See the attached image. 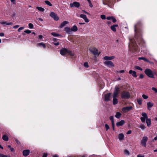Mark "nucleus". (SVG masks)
<instances>
[{
    "label": "nucleus",
    "mask_w": 157,
    "mask_h": 157,
    "mask_svg": "<svg viewBox=\"0 0 157 157\" xmlns=\"http://www.w3.org/2000/svg\"><path fill=\"white\" fill-rule=\"evenodd\" d=\"M119 93L120 90L119 88L118 87H116L113 95V105H116L118 103V100L117 98L118 97Z\"/></svg>",
    "instance_id": "nucleus-1"
},
{
    "label": "nucleus",
    "mask_w": 157,
    "mask_h": 157,
    "mask_svg": "<svg viewBox=\"0 0 157 157\" xmlns=\"http://www.w3.org/2000/svg\"><path fill=\"white\" fill-rule=\"evenodd\" d=\"M142 25L141 22L140 21H138L136 24L135 25L134 30L135 32V37L136 39H138L137 37L138 36L140 35V33L139 30V28Z\"/></svg>",
    "instance_id": "nucleus-2"
},
{
    "label": "nucleus",
    "mask_w": 157,
    "mask_h": 157,
    "mask_svg": "<svg viewBox=\"0 0 157 157\" xmlns=\"http://www.w3.org/2000/svg\"><path fill=\"white\" fill-rule=\"evenodd\" d=\"M132 40H130V44L129 45L128 47L129 48H130L132 50L135 51H138V48L136 46L135 43L133 42Z\"/></svg>",
    "instance_id": "nucleus-3"
},
{
    "label": "nucleus",
    "mask_w": 157,
    "mask_h": 157,
    "mask_svg": "<svg viewBox=\"0 0 157 157\" xmlns=\"http://www.w3.org/2000/svg\"><path fill=\"white\" fill-rule=\"evenodd\" d=\"M60 53L62 56H64L67 54L72 56H73V54L71 51L66 48H64L61 50Z\"/></svg>",
    "instance_id": "nucleus-4"
},
{
    "label": "nucleus",
    "mask_w": 157,
    "mask_h": 157,
    "mask_svg": "<svg viewBox=\"0 0 157 157\" xmlns=\"http://www.w3.org/2000/svg\"><path fill=\"white\" fill-rule=\"evenodd\" d=\"M121 96L122 99H128L130 97L129 93L125 91H123L121 93Z\"/></svg>",
    "instance_id": "nucleus-5"
},
{
    "label": "nucleus",
    "mask_w": 157,
    "mask_h": 157,
    "mask_svg": "<svg viewBox=\"0 0 157 157\" xmlns=\"http://www.w3.org/2000/svg\"><path fill=\"white\" fill-rule=\"evenodd\" d=\"M144 73L148 77L154 78V75L150 69H146L144 71Z\"/></svg>",
    "instance_id": "nucleus-6"
},
{
    "label": "nucleus",
    "mask_w": 157,
    "mask_h": 157,
    "mask_svg": "<svg viewBox=\"0 0 157 157\" xmlns=\"http://www.w3.org/2000/svg\"><path fill=\"white\" fill-rule=\"evenodd\" d=\"M148 140V138L147 136H144L141 141V145L144 147L146 146V142Z\"/></svg>",
    "instance_id": "nucleus-7"
},
{
    "label": "nucleus",
    "mask_w": 157,
    "mask_h": 157,
    "mask_svg": "<svg viewBox=\"0 0 157 157\" xmlns=\"http://www.w3.org/2000/svg\"><path fill=\"white\" fill-rule=\"evenodd\" d=\"M143 117H140V120L142 122H144L145 120L148 117L147 114L145 113H142L141 114Z\"/></svg>",
    "instance_id": "nucleus-8"
},
{
    "label": "nucleus",
    "mask_w": 157,
    "mask_h": 157,
    "mask_svg": "<svg viewBox=\"0 0 157 157\" xmlns=\"http://www.w3.org/2000/svg\"><path fill=\"white\" fill-rule=\"evenodd\" d=\"M50 16L55 21H58L59 19L57 14L54 12H51L50 14Z\"/></svg>",
    "instance_id": "nucleus-9"
},
{
    "label": "nucleus",
    "mask_w": 157,
    "mask_h": 157,
    "mask_svg": "<svg viewBox=\"0 0 157 157\" xmlns=\"http://www.w3.org/2000/svg\"><path fill=\"white\" fill-rule=\"evenodd\" d=\"M80 4L79 2H75L72 3H71L70 4V6L71 7H75L77 8H78L80 6Z\"/></svg>",
    "instance_id": "nucleus-10"
},
{
    "label": "nucleus",
    "mask_w": 157,
    "mask_h": 157,
    "mask_svg": "<svg viewBox=\"0 0 157 157\" xmlns=\"http://www.w3.org/2000/svg\"><path fill=\"white\" fill-rule=\"evenodd\" d=\"M90 51L94 55H98V51L96 48H93L89 49Z\"/></svg>",
    "instance_id": "nucleus-11"
},
{
    "label": "nucleus",
    "mask_w": 157,
    "mask_h": 157,
    "mask_svg": "<svg viewBox=\"0 0 157 157\" xmlns=\"http://www.w3.org/2000/svg\"><path fill=\"white\" fill-rule=\"evenodd\" d=\"M104 64L109 67H113L114 65L113 63L111 61H106L104 62Z\"/></svg>",
    "instance_id": "nucleus-12"
},
{
    "label": "nucleus",
    "mask_w": 157,
    "mask_h": 157,
    "mask_svg": "<svg viewBox=\"0 0 157 157\" xmlns=\"http://www.w3.org/2000/svg\"><path fill=\"white\" fill-rule=\"evenodd\" d=\"M132 109V106H128L124 107L122 108V110L124 113L127 112Z\"/></svg>",
    "instance_id": "nucleus-13"
},
{
    "label": "nucleus",
    "mask_w": 157,
    "mask_h": 157,
    "mask_svg": "<svg viewBox=\"0 0 157 157\" xmlns=\"http://www.w3.org/2000/svg\"><path fill=\"white\" fill-rule=\"evenodd\" d=\"M111 94V93H109L105 95V101H107L110 100Z\"/></svg>",
    "instance_id": "nucleus-14"
},
{
    "label": "nucleus",
    "mask_w": 157,
    "mask_h": 157,
    "mask_svg": "<svg viewBox=\"0 0 157 157\" xmlns=\"http://www.w3.org/2000/svg\"><path fill=\"white\" fill-rule=\"evenodd\" d=\"M0 24L2 25H3L4 26H5V25H13V23L12 22H8L7 21H0Z\"/></svg>",
    "instance_id": "nucleus-15"
},
{
    "label": "nucleus",
    "mask_w": 157,
    "mask_h": 157,
    "mask_svg": "<svg viewBox=\"0 0 157 157\" xmlns=\"http://www.w3.org/2000/svg\"><path fill=\"white\" fill-rule=\"evenodd\" d=\"M80 17L83 19L85 20V21L86 22H88L89 21V20L87 18L86 16V15L83 14H81L80 15Z\"/></svg>",
    "instance_id": "nucleus-16"
},
{
    "label": "nucleus",
    "mask_w": 157,
    "mask_h": 157,
    "mask_svg": "<svg viewBox=\"0 0 157 157\" xmlns=\"http://www.w3.org/2000/svg\"><path fill=\"white\" fill-rule=\"evenodd\" d=\"M147 105L148 109L150 110L151 107L153 106L154 104L151 102H149L147 103Z\"/></svg>",
    "instance_id": "nucleus-17"
},
{
    "label": "nucleus",
    "mask_w": 157,
    "mask_h": 157,
    "mask_svg": "<svg viewBox=\"0 0 157 157\" xmlns=\"http://www.w3.org/2000/svg\"><path fill=\"white\" fill-rule=\"evenodd\" d=\"M129 73L130 74H131L133 77L135 78H136L137 77L136 75V72L135 71L130 70L129 71Z\"/></svg>",
    "instance_id": "nucleus-18"
},
{
    "label": "nucleus",
    "mask_w": 157,
    "mask_h": 157,
    "mask_svg": "<svg viewBox=\"0 0 157 157\" xmlns=\"http://www.w3.org/2000/svg\"><path fill=\"white\" fill-rule=\"evenodd\" d=\"M115 58V56H105L104 57L103 59L105 60H111Z\"/></svg>",
    "instance_id": "nucleus-19"
},
{
    "label": "nucleus",
    "mask_w": 157,
    "mask_h": 157,
    "mask_svg": "<svg viewBox=\"0 0 157 157\" xmlns=\"http://www.w3.org/2000/svg\"><path fill=\"white\" fill-rule=\"evenodd\" d=\"M30 151L29 150H25L23 151V154L24 156H26L29 154Z\"/></svg>",
    "instance_id": "nucleus-20"
},
{
    "label": "nucleus",
    "mask_w": 157,
    "mask_h": 157,
    "mask_svg": "<svg viewBox=\"0 0 157 157\" xmlns=\"http://www.w3.org/2000/svg\"><path fill=\"white\" fill-rule=\"evenodd\" d=\"M64 30L67 33L71 34V29L68 27H66L64 28Z\"/></svg>",
    "instance_id": "nucleus-21"
},
{
    "label": "nucleus",
    "mask_w": 157,
    "mask_h": 157,
    "mask_svg": "<svg viewBox=\"0 0 157 157\" xmlns=\"http://www.w3.org/2000/svg\"><path fill=\"white\" fill-rule=\"evenodd\" d=\"M125 123V121L123 120H122L120 121V122H118L117 123L116 125L117 126H121L124 124Z\"/></svg>",
    "instance_id": "nucleus-22"
},
{
    "label": "nucleus",
    "mask_w": 157,
    "mask_h": 157,
    "mask_svg": "<svg viewBox=\"0 0 157 157\" xmlns=\"http://www.w3.org/2000/svg\"><path fill=\"white\" fill-rule=\"evenodd\" d=\"M68 23V22L67 21H64L63 22H62L61 25L59 26V27L61 28L63 27L66 24H67Z\"/></svg>",
    "instance_id": "nucleus-23"
},
{
    "label": "nucleus",
    "mask_w": 157,
    "mask_h": 157,
    "mask_svg": "<svg viewBox=\"0 0 157 157\" xmlns=\"http://www.w3.org/2000/svg\"><path fill=\"white\" fill-rule=\"evenodd\" d=\"M118 25H114L111 26L110 28L111 29L113 32H116V27H118Z\"/></svg>",
    "instance_id": "nucleus-24"
},
{
    "label": "nucleus",
    "mask_w": 157,
    "mask_h": 157,
    "mask_svg": "<svg viewBox=\"0 0 157 157\" xmlns=\"http://www.w3.org/2000/svg\"><path fill=\"white\" fill-rule=\"evenodd\" d=\"M151 120L150 118H147L146 120V123L147 124V125L149 127L151 125Z\"/></svg>",
    "instance_id": "nucleus-25"
},
{
    "label": "nucleus",
    "mask_w": 157,
    "mask_h": 157,
    "mask_svg": "<svg viewBox=\"0 0 157 157\" xmlns=\"http://www.w3.org/2000/svg\"><path fill=\"white\" fill-rule=\"evenodd\" d=\"M71 31L76 32L78 30L77 27L75 25H74L71 29Z\"/></svg>",
    "instance_id": "nucleus-26"
},
{
    "label": "nucleus",
    "mask_w": 157,
    "mask_h": 157,
    "mask_svg": "<svg viewBox=\"0 0 157 157\" xmlns=\"http://www.w3.org/2000/svg\"><path fill=\"white\" fill-rule=\"evenodd\" d=\"M2 138L4 140L7 141L9 140L8 137L6 135H4L3 136Z\"/></svg>",
    "instance_id": "nucleus-27"
},
{
    "label": "nucleus",
    "mask_w": 157,
    "mask_h": 157,
    "mask_svg": "<svg viewBox=\"0 0 157 157\" xmlns=\"http://www.w3.org/2000/svg\"><path fill=\"white\" fill-rule=\"evenodd\" d=\"M124 135L122 133L120 134L119 135V139L120 140H122L124 138Z\"/></svg>",
    "instance_id": "nucleus-28"
},
{
    "label": "nucleus",
    "mask_w": 157,
    "mask_h": 157,
    "mask_svg": "<svg viewBox=\"0 0 157 157\" xmlns=\"http://www.w3.org/2000/svg\"><path fill=\"white\" fill-rule=\"evenodd\" d=\"M121 115V114L120 112H117L116 113L115 117L117 118H119L120 117Z\"/></svg>",
    "instance_id": "nucleus-29"
},
{
    "label": "nucleus",
    "mask_w": 157,
    "mask_h": 157,
    "mask_svg": "<svg viewBox=\"0 0 157 157\" xmlns=\"http://www.w3.org/2000/svg\"><path fill=\"white\" fill-rule=\"evenodd\" d=\"M38 45L39 46H41L44 48H46V45L43 42L39 43L38 44Z\"/></svg>",
    "instance_id": "nucleus-30"
},
{
    "label": "nucleus",
    "mask_w": 157,
    "mask_h": 157,
    "mask_svg": "<svg viewBox=\"0 0 157 157\" xmlns=\"http://www.w3.org/2000/svg\"><path fill=\"white\" fill-rule=\"evenodd\" d=\"M138 59L139 60H144L145 61H146L147 62H149V61L146 58L143 57H139L138 58Z\"/></svg>",
    "instance_id": "nucleus-31"
},
{
    "label": "nucleus",
    "mask_w": 157,
    "mask_h": 157,
    "mask_svg": "<svg viewBox=\"0 0 157 157\" xmlns=\"http://www.w3.org/2000/svg\"><path fill=\"white\" fill-rule=\"evenodd\" d=\"M36 9L39 11L40 12H42L44 11V8H42V7H36Z\"/></svg>",
    "instance_id": "nucleus-32"
},
{
    "label": "nucleus",
    "mask_w": 157,
    "mask_h": 157,
    "mask_svg": "<svg viewBox=\"0 0 157 157\" xmlns=\"http://www.w3.org/2000/svg\"><path fill=\"white\" fill-rule=\"evenodd\" d=\"M44 2L47 5L50 6H52V4L50 3V2L47 0L45 1Z\"/></svg>",
    "instance_id": "nucleus-33"
},
{
    "label": "nucleus",
    "mask_w": 157,
    "mask_h": 157,
    "mask_svg": "<svg viewBox=\"0 0 157 157\" xmlns=\"http://www.w3.org/2000/svg\"><path fill=\"white\" fill-rule=\"evenodd\" d=\"M52 35L55 36H58L60 35L56 33L53 32L51 33Z\"/></svg>",
    "instance_id": "nucleus-34"
},
{
    "label": "nucleus",
    "mask_w": 157,
    "mask_h": 157,
    "mask_svg": "<svg viewBox=\"0 0 157 157\" xmlns=\"http://www.w3.org/2000/svg\"><path fill=\"white\" fill-rule=\"evenodd\" d=\"M29 27L31 29H33V28L34 26L32 23H29L28 25Z\"/></svg>",
    "instance_id": "nucleus-35"
},
{
    "label": "nucleus",
    "mask_w": 157,
    "mask_h": 157,
    "mask_svg": "<svg viewBox=\"0 0 157 157\" xmlns=\"http://www.w3.org/2000/svg\"><path fill=\"white\" fill-rule=\"evenodd\" d=\"M135 69L138 70L140 71H142V69L140 67L138 66H135Z\"/></svg>",
    "instance_id": "nucleus-36"
},
{
    "label": "nucleus",
    "mask_w": 157,
    "mask_h": 157,
    "mask_svg": "<svg viewBox=\"0 0 157 157\" xmlns=\"http://www.w3.org/2000/svg\"><path fill=\"white\" fill-rule=\"evenodd\" d=\"M137 102L140 105H141L142 103V100L141 99H138L137 100Z\"/></svg>",
    "instance_id": "nucleus-37"
},
{
    "label": "nucleus",
    "mask_w": 157,
    "mask_h": 157,
    "mask_svg": "<svg viewBox=\"0 0 157 157\" xmlns=\"http://www.w3.org/2000/svg\"><path fill=\"white\" fill-rule=\"evenodd\" d=\"M101 18L103 20H105L106 18L105 15L102 14L101 15Z\"/></svg>",
    "instance_id": "nucleus-38"
},
{
    "label": "nucleus",
    "mask_w": 157,
    "mask_h": 157,
    "mask_svg": "<svg viewBox=\"0 0 157 157\" xmlns=\"http://www.w3.org/2000/svg\"><path fill=\"white\" fill-rule=\"evenodd\" d=\"M109 119L111 121L112 123L114 122L113 116H111L109 117Z\"/></svg>",
    "instance_id": "nucleus-39"
},
{
    "label": "nucleus",
    "mask_w": 157,
    "mask_h": 157,
    "mask_svg": "<svg viewBox=\"0 0 157 157\" xmlns=\"http://www.w3.org/2000/svg\"><path fill=\"white\" fill-rule=\"evenodd\" d=\"M111 20H112V22L114 23H115L117 21L116 19L113 17Z\"/></svg>",
    "instance_id": "nucleus-40"
},
{
    "label": "nucleus",
    "mask_w": 157,
    "mask_h": 157,
    "mask_svg": "<svg viewBox=\"0 0 157 157\" xmlns=\"http://www.w3.org/2000/svg\"><path fill=\"white\" fill-rule=\"evenodd\" d=\"M143 98L144 99H147L148 98V96L145 94H143L142 95Z\"/></svg>",
    "instance_id": "nucleus-41"
},
{
    "label": "nucleus",
    "mask_w": 157,
    "mask_h": 157,
    "mask_svg": "<svg viewBox=\"0 0 157 157\" xmlns=\"http://www.w3.org/2000/svg\"><path fill=\"white\" fill-rule=\"evenodd\" d=\"M84 66L86 68H88L89 67V65H88V63L87 62H85L84 64Z\"/></svg>",
    "instance_id": "nucleus-42"
},
{
    "label": "nucleus",
    "mask_w": 157,
    "mask_h": 157,
    "mask_svg": "<svg viewBox=\"0 0 157 157\" xmlns=\"http://www.w3.org/2000/svg\"><path fill=\"white\" fill-rule=\"evenodd\" d=\"M125 71L124 70H122L119 71H117L116 73H124V72Z\"/></svg>",
    "instance_id": "nucleus-43"
},
{
    "label": "nucleus",
    "mask_w": 157,
    "mask_h": 157,
    "mask_svg": "<svg viewBox=\"0 0 157 157\" xmlns=\"http://www.w3.org/2000/svg\"><path fill=\"white\" fill-rule=\"evenodd\" d=\"M24 32L27 34H29L31 33V31L29 30H27L24 31Z\"/></svg>",
    "instance_id": "nucleus-44"
},
{
    "label": "nucleus",
    "mask_w": 157,
    "mask_h": 157,
    "mask_svg": "<svg viewBox=\"0 0 157 157\" xmlns=\"http://www.w3.org/2000/svg\"><path fill=\"white\" fill-rule=\"evenodd\" d=\"M140 127L142 129H144L145 128V126L144 124H141Z\"/></svg>",
    "instance_id": "nucleus-45"
},
{
    "label": "nucleus",
    "mask_w": 157,
    "mask_h": 157,
    "mask_svg": "<svg viewBox=\"0 0 157 157\" xmlns=\"http://www.w3.org/2000/svg\"><path fill=\"white\" fill-rule=\"evenodd\" d=\"M105 127L106 131H107L109 128V126L107 124H106L105 125Z\"/></svg>",
    "instance_id": "nucleus-46"
},
{
    "label": "nucleus",
    "mask_w": 157,
    "mask_h": 157,
    "mask_svg": "<svg viewBox=\"0 0 157 157\" xmlns=\"http://www.w3.org/2000/svg\"><path fill=\"white\" fill-rule=\"evenodd\" d=\"M124 153L127 155H128L129 154V152L127 150H124Z\"/></svg>",
    "instance_id": "nucleus-47"
},
{
    "label": "nucleus",
    "mask_w": 157,
    "mask_h": 157,
    "mask_svg": "<svg viewBox=\"0 0 157 157\" xmlns=\"http://www.w3.org/2000/svg\"><path fill=\"white\" fill-rule=\"evenodd\" d=\"M152 90L154 91L155 93H157V89L155 87H152Z\"/></svg>",
    "instance_id": "nucleus-48"
},
{
    "label": "nucleus",
    "mask_w": 157,
    "mask_h": 157,
    "mask_svg": "<svg viewBox=\"0 0 157 157\" xmlns=\"http://www.w3.org/2000/svg\"><path fill=\"white\" fill-rule=\"evenodd\" d=\"M24 29V27H20L18 29V32H20L21 30H22L23 29Z\"/></svg>",
    "instance_id": "nucleus-49"
},
{
    "label": "nucleus",
    "mask_w": 157,
    "mask_h": 157,
    "mask_svg": "<svg viewBox=\"0 0 157 157\" xmlns=\"http://www.w3.org/2000/svg\"><path fill=\"white\" fill-rule=\"evenodd\" d=\"M113 16H109V17H108L107 18H106V19L107 20H111L112 19V17H113Z\"/></svg>",
    "instance_id": "nucleus-50"
},
{
    "label": "nucleus",
    "mask_w": 157,
    "mask_h": 157,
    "mask_svg": "<svg viewBox=\"0 0 157 157\" xmlns=\"http://www.w3.org/2000/svg\"><path fill=\"white\" fill-rule=\"evenodd\" d=\"M15 141L16 142L17 144H20V142L17 139H15Z\"/></svg>",
    "instance_id": "nucleus-51"
},
{
    "label": "nucleus",
    "mask_w": 157,
    "mask_h": 157,
    "mask_svg": "<svg viewBox=\"0 0 157 157\" xmlns=\"http://www.w3.org/2000/svg\"><path fill=\"white\" fill-rule=\"evenodd\" d=\"M19 27V25H17L13 27V28L14 29H17Z\"/></svg>",
    "instance_id": "nucleus-52"
},
{
    "label": "nucleus",
    "mask_w": 157,
    "mask_h": 157,
    "mask_svg": "<svg viewBox=\"0 0 157 157\" xmlns=\"http://www.w3.org/2000/svg\"><path fill=\"white\" fill-rule=\"evenodd\" d=\"M48 154L47 153H44L43 154V157H47Z\"/></svg>",
    "instance_id": "nucleus-53"
},
{
    "label": "nucleus",
    "mask_w": 157,
    "mask_h": 157,
    "mask_svg": "<svg viewBox=\"0 0 157 157\" xmlns=\"http://www.w3.org/2000/svg\"><path fill=\"white\" fill-rule=\"evenodd\" d=\"M0 157H8L6 155H4L2 154H0Z\"/></svg>",
    "instance_id": "nucleus-54"
},
{
    "label": "nucleus",
    "mask_w": 157,
    "mask_h": 157,
    "mask_svg": "<svg viewBox=\"0 0 157 157\" xmlns=\"http://www.w3.org/2000/svg\"><path fill=\"white\" fill-rule=\"evenodd\" d=\"M89 2V4L90 6V7H93V5H92V4L91 3V1H90V2Z\"/></svg>",
    "instance_id": "nucleus-55"
},
{
    "label": "nucleus",
    "mask_w": 157,
    "mask_h": 157,
    "mask_svg": "<svg viewBox=\"0 0 157 157\" xmlns=\"http://www.w3.org/2000/svg\"><path fill=\"white\" fill-rule=\"evenodd\" d=\"M139 78H144V75L142 74H140Z\"/></svg>",
    "instance_id": "nucleus-56"
},
{
    "label": "nucleus",
    "mask_w": 157,
    "mask_h": 157,
    "mask_svg": "<svg viewBox=\"0 0 157 157\" xmlns=\"http://www.w3.org/2000/svg\"><path fill=\"white\" fill-rule=\"evenodd\" d=\"M132 133V131L131 130H129L127 132V134H131Z\"/></svg>",
    "instance_id": "nucleus-57"
},
{
    "label": "nucleus",
    "mask_w": 157,
    "mask_h": 157,
    "mask_svg": "<svg viewBox=\"0 0 157 157\" xmlns=\"http://www.w3.org/2000/svg\"><path fill=\"white\" fill-rule=\"evenodd\" d=\"M112 126L113 127V129L114 130V122H113V123H112Z\"/></svg>",
    "instance_id": "nucleus-58"
},
{
    "label": "nucleus",
    "mask_w": 157,
    "mask_h": 157,
    "mask_svg": "<svg viewBox=\"0 0 157 157\" xmlns=\"http://www.w3.org/2000/svg\"><path fill=\"white\" fill-rule=\"evenodd\" d=\"M54 44L55 45L57 46V45H59V42H57L56 43H54Z\"/></svg>",
    "instance_id": "nucleus-59"
},
{
    "label": "nucleus",
    "mask_w": 157,
    "mask_h": 157,
    "mask_svg": "<svg viewBox=\"0 0 157 157\" xmlns=\"http://www.w3.org/2000/svg\"><path fill=\"white\" fill-rule=\"evenodd\" d=\"M53 157H59V156L57 154H55L53 155Z\"/></svg>",
    "instance_id": "nucleus-60"
},
{
    "label": "nucleus",
    "mask_w": 157,
    "mask_h": 157,
    "mask_svg": "<svg viewBox=\"0 0 157 157\" xmlns=\"http://www.w3.org/2000/svg\"><path fill=\"white\" fill-rule=\"evenodd\" d=\"M10 149L11 151L12 152H14V149L13 148L11 147V148H10Z\"/></svg>",
    "instance_id": "nucleus-61"
},
{
    "label": "nucleus",
    "mask_w": 157,
    "mask_h": 157,
    "mask_svg": "<svg viewBox=\"0 0 157 157\" xmlns=\"http://www.w3.org/2000/svg\"><path fill=\"white\" fill-rule=\"evenodd\" d=\"M4 34L3 33H0V36H4Z\"/></svg>",
    "instance_id": "nucleus-62"
},
{
    "label": "nucleus",
    "mask_w": 157,
    "mask_h": 157,
    "mask_svg": "<svg viewBox=\"0 0 157 157\" xmlns=\"http://www.w3.org/2000/svg\"><path fill=\"white\" fill-rule=\"evenodd\" d=\"M137 157H144V156L142 155H137Z\"/></svg>",
    "instance_id": "nucleus-63"
},
{
    "label": "nucleus",
    "mask_w": 157,
    "mask_h": 157,
    "mask_svg": "<svg viewBox=\"0 0 157 157\" xmlns=\"http://www.w3.org/2000/svg\"><path fill=\"white\" fill-rule=\"evenodd\" d=\"M58 40V39H56V38H54L53 39V41H54V42H56L57 41V40Z\"/></svg>",
    "instance_id": "nucleus-64"
}]
</instances>
